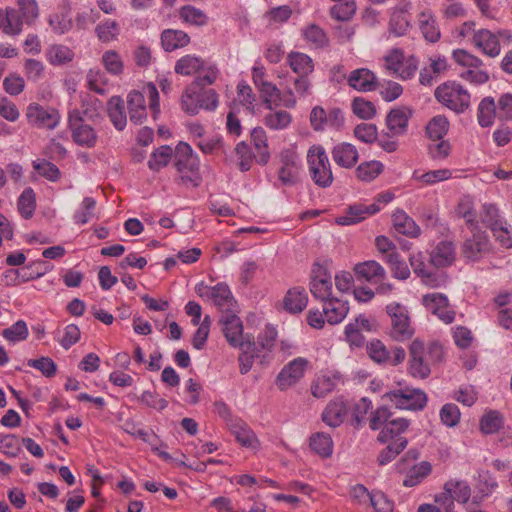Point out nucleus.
Masks as SVG:
<instances>
[{
  "instance_id": "f257e3e1",
  "label": "nucleus",
  "mask_w": 512,
  "mask_h": 512,
  "mask_svg": "<svg viewBox=\"0 0 512 512\" xmlns=\"http://www.w3.org/2000/svg\"><path fill=\"white\" fill-rule=\"evenodd\" d=\"M443 348L433 342L427 347L423 342L414 340L409 347L408 374L416 379H426L431 374V367L443 359Z\"/></svg>"
},
{
  "instance_id": "f03ea898",
  "label": "nucleus",
  "mask_w": 512,
  "mask_h": 512,
  "mask_svg": "<svg viewBox=\"0 0 512 512\" xmlns=\"http://www.w3.org/2000/svg\"><path fill=\"white\" fill-rule=\"evenodd\" d=\"M18 10L6 8V24L4 33L6 35H19L23 25H33L39 17V6L36 0H17Z\"/></svg>"
},
{
  "instance_id": "7ed1b4c3",
  "label": "nucleus",
  "mask_w": 512,
  "mask_h": 512,
  "mask_svg": "<svg viewBox=\"0 0 512 512\" xmlns=\"http://www.w3.org/2000/svg\"><path fill=\"white\" fill-rule=\"evenodd\" d=\"M307 163L310 176L317 186L321 188L331 186L334 177L328 155L322 146L313 145L309 148Z\"/></svg>"
},
{
  "instance_id": "20e7f679",
  "label": "nucleus",
  "mask_w": 512,
  "mask_h": 512,
  "mask_svg": "<svg viewBox=\"0 0 512 512\" xmlns=\"http://www.w3.org/2000/svg\"><path fill=\"white\" fill-rule=\"evenodd\" d=\"M383 399L391 402L395 408L400 410L420 411L427 404L426 393L418 388L405 387L395 389L383 395Z\"/></svg>"
},
{
  "instance_id": "39448f33",
  "label": "nucleus",
  "mask_w": 512,
  "mask_h": 512,
  "mask_svg": "<svg viewBox=\"0 0 512 512\" xmlns=\"http://www.w3.org/2000/svg\"><path fill=\"white\" fill-rule=\"evenodd\" d=\"M434 95L440 103L458 113L465 111L470 105L469 93L455 82L438 86Z\"/></svg>"
},
{
  "instance_id": "423d86ee",
  "label": "nucleus",
  "mask_w": 512,
  "mask_h": 512,
  "mask_svg": "<svg viewBox=\"0 0 512 512\" xmlns=\"http://www.w3.org/2000/svg\"><path fill=\"white\" fill-rule=\"evenodd\" d=\"M386 312L390 317V336L396 341H406L414 334L407 308L397 302L386 306Z\"/></svg>"
},
{
  "instance_id": "0eeeda50",
  "label": "nucleus",
  "mask_w": 512,
  "mask_h": 512,
  "mask_svg": "<svg viewBox=\"0 0 512 512\" xmlns=\"http://www.w3.org/2000/svg\"><path fill=\"white\" fill-rule=\"evenodd\" d=\"M68 125L71 131L73 141L82 147L93 148L97 143V133L95 129L89 125L80 110H71L68 114Z\"/></svg>"
},
{
  "instance_id": "6e6552de",
  "label": "nucleus",
  "mask_w": 512,
  "mask_h": 512,
  "mask_svg": "<svg viewBox=\"0 0 512 512\" xmlns=\"http://www.w3.org/2000/svg\"><path fill=\"white\" fill-rule=\"evenodd\" d=\"M470 232L461 245V253L466 260L476 262L491 252L492 244L487 233L479 227Z\"/></svg>"
},
{
  "instance_id": "1a4fd4ad",
  "label": "nucleus",
  "mask_w": 512,
  "mask_h": 512,
  "mask_svg": "<svg viewBox=\"0 0 512 512\" xmlns=\"http://www.w3.org/2000/svg\"><path fill=\"white\" fill-rule=\"evenodd\" d=\"M280 166L278 179L285 186H292L297 183L301 168V160L295 147L283 149L279 154Z\"/></svg>"
},
{
  "instance_id": "9d476101",
  "label": "nucleus",
  "mask_w": 512,
  "mask_h": 512,
  "mask_svg": "<svg viewBox=\"0 0 512 512\" xmlns=\"http://www.w3.org/2000/svg\"><path fill=\"white\" fill-rule=\"evenodd\" d=\"M310 292L321 300H328L332 292V276L328 262L315 263L311 271Z\"/></svg>"
},
{
  "instance_id": "9b49d317",
  "label": "nucleus",
  "mask_w": 512,
  "mask_h": 512,
  "mask_svg": "<svg viewBox=\"0 0 512 512\" xmlns=\"http://www.w3.org/2000/svg\"><path fill=\"white\" fill-rule=\"evenodd\" d=\"M369 357L381 365L397 366L405 360L406 352L402 347L389 351L380 340H372L366 346Z\"/></svg>"
},
{
  "instance_id": "f8f14e48",
  "label": "nucleus",
  "mask_w": 512,
  "mask_h": 512,
  "mask_svg": "<svg viewBox=\"0 0 512 512\" xmlns=\"http://www.w3.org/2000/svg\"><path fill=\"white\" fill-rule=\"evenodd\" d=\"M499 37H505L508 41L511 39V35L506 31H501L497 35L488 29H479L477 32H474L471 43L483 54L494 58L501 51Z\"/></svg>"
},
{
  "instance_id": "ddd939ff",
  "label": "nucleus",
  "mask_w": 512,
  "mask_h": 512,
  "mask_svg": "<svg viewBox=\"0 0 512 512\" xmlns=\"http://www.w3.org/2000/svg\"><path fill=\"white\" fill-rule=\"evenodd\" d=\"M49 266L44 261H37L20 269H8L4 273L6 285L16 286L21 283L37 279L44 275Z\"/></svg>"
},
{
  "instance_id": "4468645a",
  "label": "nucleus",
  "mask_w": 512,
  "mask_h": 512,
  "mask_svg": "<svg viewBox=\"0 0 512 512\" xmlns=\"http://www.w3.org/2000/svg\"><path fill=\"white\" fill-rule=\"evenodd\" d=\"M26 117L30 124L46 129H54L60 121V114L56 109L45 108L37 103L28 105Z\"/></svg>"
},
{
  "instance_id": "2eb2a0df",
  "label": "nucleus",
  "mask_w": 512,
  "mask_h": 512,
  "mask_svg": "<svg viewBox=\"0 0 512 512\" xmlns=\"http://www.w3.org/2000/svg\"><path fill=\"white\" fill-rule=\"evenodd\" d=\"M422 303L425 308L436 315L441 321L450 324L455 319V311L449 307L447 297L441 293H429L423 296Z\"/></svg>"
},
{
  "instance_id": "dca6fc26",
  "label": "nucleus",
  "mask_w": 512,
  "mask_h": 512,
  "mask_svg": "<svg viewBox=\"0 0 512 512\" xmlns=\"http://www.w3.org/2000/svg\"><path fill=\"white\" fill-rule=\"evenodd\" d=\"M308 361L296 358L285 365L276 378V385L282 391L295 385L304 375Z\"/></svg>"
},
{
  "instance_id": "f3484780",
  "label": "nucleus",
  "mask_w": 512,
  "mask_h": 512,
  "mask_svg": "<svg viewBox=\"0 0 512 512\" xmlns=\"http://www.w3.org/2000/svg\"><path fill=\"white\" fill-rule=\"evenodd\" d=\"M410 265L415 274L423 279V282L431 287H439L446 282L444 274L433 272L425 263V256L422 252L412 254L409 258Z\"/></svg>"
},
{
  "instance_id": "a211bd4d",
  "label": "nucleus",
  "mask_w": 512,
  "mask_h": 512,
  "mask_svg": "<svg viewBox=\"0 0 512 512\" xmlns=\"http://www.w3.org/2000/svg\"><path fill=\"white\" fill-rule=\"evenodd\" d=\"M444 497L453 503L465 504L471 497V488L465 481L449 480L444 484L443 492L435 495V502H444Z\"/></svg>"
},
{
  "instance_id": "6ab92c4d",
  "label": "nucleus",
  "mask_w": 512,
  "mask_h": 512,
  "mask_svg": "<svg viewBox=\"0 0 512 512\" xmlns=\"http://www.w3.org/2000/svg\"><path fill=\"white\" fill-rule=\"evenodd\" d=\"M456 260V248L453 241L438 242L429 254V263L435 268L451 266Z\"/></svg>"
},
{
  "instance_id": "aec40b11",
  "label": "nucleus",
  "mask_w": 512,
  "mask_h": 512,
  "mask_svg": "<svg viewBox=\"0 0 512 512\" xmlns=\"http://www.w3.org/2000/svg\"><path fill=\"white\" fill-rule=\"evenodd\" d=\"M223 333L233 347L243 348V325L241 319L233 313L227 312L220 318Z\"/></svg>"
},
{
  "instance_id": "412c9836",
  "label": "nucleus",
  "mask_w": 512,
  "mask_h": 512,
  "mask_svg": "<svg viewBox=\"0 0 512 512\" xmlns=\"http://www.w3.org/2000/svg\"><path fill=\"white\" fill-rule=\"evenodd\" d=\"M348 85L359 92L375 91L379 84L376 75L367 68H358L347 77Z\"/></svg>"
},
{
  "instance_id": "4be33fe9",
  "label": "nucleus",
  "mask_w": 512,
  "mask_h": 512,
  "mask_svg": "<svg viewBox=\"0 0 512 512\" xmlns=\"http://www.w3.org/2000/svg\"><path fill=\"white\" fill-rule=\"evenodd\" d=\"M410 420L406 418H393L380 430L377 440L382 443H395L398 439H407L403 434L408 430Z\"/></svg>"
},
{
  "instance_id": "5701e85b",
  "label": "nucleus",
  "mask_w": 512,
  "mask_h": 512,
  "mask_svg": "<svg viewBox=\"0 0 512 512\" xmlns=\"http://www.w3.org/2000/svg\"><path fill=\"white\" fill-rule=\"evenodd\" d=\"M380 211V205L376 203L366 205L358 203L351 205L347 212L336 219L339 225H352L364 220L367 216L373 215Z\"/></svg>"
},
{
  "instance_id": "b1692460",
  "label": "nucleus",
  "mask_w": 512,
  "mask_h": 512,
  "mask_svg": "<svg viewBox=\"0 0 512 512\" xmlns=\"http://www.w3.org/2000/svg\"><path fill=\"white\" fill-rule=\"evenodd\" d=\"M353 270L358 280H365L372 284H377L386 279L385 269L374 260L357 263Z\"/></svg>"
},
{
  "instance_id": "393cba45",
  "label": "nucleus",
  "mask_w": 512,
  "mask_h": 512,
  "mask_svg": "<svg viewBox=\"0 0 512 512\" xmlns=\"http://www.w3.org/2000/svg\"><path fill=\"white\" fill-rule=\"evenodd\" d=\"M410 5L394 8L390 15L388 30L396 37L405 35L411 28Z\"/></svg>"
},
{
  "instance_id": "a878e982",
  "label": "nucleus",
  "mask_w": 512,
  "mask_h": 512,
  "mask_svg": "<svg viewBox=\"0 0 512 512\" xmlns=\"http://www.w3.org/2000/svg\"><path fill=\"white\" fill-rule=\"evenodd\" d=\"M348 407L343 398H336L329 402L322 413V420L331 427L341 425L347 415Z\"/></svg>"
},
{
  "instance_id": "bb28decb",
  "label": "nucleus",
  "mask_w": 512,
  "mask_h": 512,
  "mask_svg": "<svg viewBox=\"0 0 512 512\" xmlns=\"http://www.w3.org/2000/svg\"><path fill=\"white\" fill-rule=\"evenodd\" d=\"M410 113L405 108L392 109L386 116V126L392 137L402 136L406 133Z\"/></svg>"
},
{
  "instance_id": "cd10ccee",
  "label": "nucleus",
  "mask_w": 512,
  "mask_h": 512,
  "mask_svg": "<svg viewBox=\"0 0 512 512\" xmlns=\"http://www.w3.org/2000/svg\"><path fill=\"white\" fill-rule=\"evenodd\" d=\"M129 118L135 125L142 124L147 117L145 96L142 92L133 90L127 95Z\"/></svg>"
},
{
  "instance_id": "c85d7f7f",
  "label": "nucleus",
  "mask_w": 512,
  "mask_h": 512,
  "mask_svg": "<svg viewBox=\"0 0 512 512\" xmlns=\"http://www.w3.org/2000/svg\"><path fill=\"white\" fill-rule=\"evenodd\" d=\"M332 158L334 162L343 168L353 167L359 158L358 150L350 143H339L337 144L332 152Z\"/></svg>"
},
{
  "instance_id": "c756f323",
  "label": "nucleus",
  "mask_w": 512,
  "mask_h": 512,
  "mask_svg": "<svg viewBox=\"0 0 512 512\" xmlns=\"http://www.w3.org/2000/svg\"><path fill=\"white\" fill-rule=\"evenodd\" d=\"M204 289V292L199 291L201 297H207L220 309L230 306L233 297L227 284L218 283L213 287L205 286Z\"/></svg>"
},
{
  "instance_id": "7c9ffc66",
  "label": "nucleus",
  "mask_w": 512,
  "mask_h": 512,
  "mask_svg": "<svg viewBox=\"0 0 512 512\" xmlns=\"http://www.w3.org/2000/svg\"><path fill=\"white\" fill-rule=\"evenodd\" d=\"M323 314L329 324L340 323L349 311L348 303L338 298L323 301Z\"/></svg>"
},
{
  "instance_id": "2f4dec72",
  "label": "nucleus",
  "mask_w": 512,
  "mask_h": 512,
  "mask_svg": "<svg viewBox=\"0 0 512 512\" xmlns=\"http://www.w3.org/2000/svg\"><path fill=\"white\" fill-rule=\"evenodd\" d=\"M418 25L423 37L431 42H437L440 37V29L437 25L435 16L430 9H425L418 14Z\"/></svg>"
},
{
  "instance_id": "473e14b6",
  "label": "nucleus",
  "mask_w": 512,
  "mask_h": 512,
  "mask_svg": "<svg viewBox=\"0 0 512 512\" xmlns=\"http://www.w3.org/2000/svg\"><path fill=\"white\" fill-rule=\"evenodd\" d=\"M392 222L395 230L400 234L416 238L421 233L420 227L403 210L398 209L392 214Z\"/></svg>"
},
{
  "instance_id": "72a5a7b5",
  "label": "nucleus",
  "mask_w": 512,
  "mask_h": 512,
  "mask_svg": "<svg viewBox=\"0 0 512 512\" xmlns=\"http://www.w3.org/2000/svg\"><path fill=\"white\" fill-rule=\"evenodd\" d=\"M161 45L166 52L183 48L190 43L189 35L176 29H165L161 33Z\"/></svg>"
},
{
  "instance_id": "f704fd0d",
  "label": "nucleus",
  "mask_w": 512,
  "mask_h": 512,
  "mask_svg": "<svg viewBox=\"0 0 512 512\" xmlns=\"http://www.w3.org/2000/svg\"><path fill=\"white\" fill-rule=\"evenodd\" d=\"M47 61L53 66H63L73 61L74 51L63 44H52L45 51Z\"/></svg>"
},
{
  "instance_id": "c9c22d12",
  "label": "nucleus",
  "mask_w": 512,
  "mask_h": 512,
  "mask_svg": "<svg viewBox=\"0 0 512 512\" xmlns=\"http://www.w3.org/2000/svg\"><path fill=\"white\" fill-rule=\"evenodd\" d=\"M229 430L235 436L237 442L245 447H253L257 443V437L250 427L241 419L229 423Z\"/></svg>"
},
{
  "instance_id": "e433bc0d",
  "label": "nucleus",
  "mask_w": 512,
  "mask_h": 512,
  "mask_svg": "<svg viewBox=\"0 0 512 512\" xmlns=\"http://www.w3.org/2000/svg\"><path fill=\"white\" fill-rule=\"evenodd\" d=\"M308 298L304 289L293 288L288 290L284 299L283 307L289 313H300L307 306Z\"/></svg>"
},
{
  "instance_id": "4c0bfd02",
  "label": "nucleus",
  "mask_w": 512,
  "mask_h": 512,
  "mask_svg": "<svg viewBox=\"0 0 512 512\" xmlns=\"http://www.w3.org/2000/svg\"><path fill=\"white\" fill-rule=\"evenodd\" d=\"M108 115L117 130H123L127 123L124 101L117 96L107 103Z\"/></svg>"
},
{
  "instance_id": "58836bf2",
  "label": "nucleus",
  "mask_w": 512,
  "mask_h": 512,
  "mask_svg": "<svg viewBox=\"0 0 512 512\" xmlns=\"http://www.w3.org/2000/svg\"><path fill=\"white\" fill-rule=\"evenodd\" d=\"M287 62L293 72L299 76H308L314 70L313 60L307 54L301 52L289 53Z\"/></svg>"
},
{
  "instance_id": "ea45409f",
  "label": "nucleus",
  "mask_w": 512,
  "mask_h": 512,
  "mask_svg": "<svg viewBox=\"0 0 512 512\" xmlns=\"http://www.w3.org/2000/svg\"><path fill=\"white\" fill-rule=\"evenodd\" d=\"M455 214L457 217L465 220L469 230L479 227L477 213L474 208L473 200L470 197L466 196L460 199L455 209Z\"/></svg>"
},
{
  "instance_id": "a19ab883",
  "label": "nucleus",
  "mask_w": 512,
  "mask_h": 512,
  "mask_svg": "<svg viewBox=\"0 0 512 512\" xmlns=\"http://www.w3.org/2000/svg\"><path fill=\"white\" fill-rule=\"evenodd\" d=\"M309 445L311 449L321 456L328 458L333 453V441L329 434L324 432H316L310 436Z\"/></svg>"
},
{
  "instance_id": "79ce46f5",
  "label": "nucleus",
  "mask_w": 512,
  "mask_h": 512,
  "mask_svg": "<svg viewBox=\"0 0 512 512\" xmlns=\"http://www.w3.org/2000/svg\"><path fill=\"white\" fill-rule=\"evenodd\" d=\"M201 67H203V59L188 54L176 61L174 70L179 75L190 76L200 72Z\"/></svg>"
},
{
  "instance_id": "37998d69",
  "label": "nucleus",
  "mask_w": 512,
  "mask_h": 512,
  "mask_svg": "<svg viewBox=\"0 0 512 512\" xmlns=\"http://www.w3.org/2000/svg\"><path fill=\"white\" fill-rule=\"evenodd\" d=\"M48 24L56 35H64L73 27V21L68 12H54L48 17Z\"/></svg>"
},
{
  "instance_id": "c03bdc74",
  "label": "nucleus",
  "mask_w": 512,
  "mask_h": 512,
  "mask_svg": "<svg viewBox=\"0 0 512 512\" xmlns=\"http://www.w3.org/2000/svg\"><path fill=\"white\" fill-rule=\"evenodd\" d=\"M266 114L263 118V123L266 127L271 130H283L287 128L291 121L292 116L289 112L285 110H272Z\"/></svg>"
},
{
  "instance_id": "a18cd8bd",
  "label": "nucleus",
  "mask_w": 512,
  "mask_h": 512,
  "mask_svg": "<svg viewBox=\"0 0 512 512\" xmlns=\"http://www.w3.org/2000/svg\"><path fill=\"white\" fill-rule=\"evenodd\" d=\"M478 122L482 127H489L497 117V107L492 97H485L478 106Z\"/></svg>"
},
{
  "instance_id": "49530a36",
  "label": "nucleus",
  "mask_w": 512,
  "mask_h": 512,
  "mask_svg": "<svg viewBox=\"0 0 512 512\" xmlns=\"http://www.w3.org/2000/svg\"><path fill=\"white\" fill-rule=\"evenodd\" d=\"M384 170L380 161L372 160L361 163L356 168V177L363 182H371L376 179Z\"/></svg>"
},
{
  "instance_id": "de8ad7c7",
  "label": "nucleus",
  "mask_w": 512,
  "mask_h": 512,
  "mask_svg": "<svg viewBox=\"0 0 512 512\" xmlns=\"http://www.w3.org/2000/svg\"><path fill=\"white\" fill-rule=\"evenodd\" d=\"M251 140L255 149L258 151L257 162L266 164L269 160L270 154L267 149V136L262 127H256L251 132Z\"/></svg>"
},
{
  "instance_id": "09e8293b",
  "label": "nucleus",
  "mask_w": 512,
  "mask_h": 512,
  "mask_svg": "<svg viewBox=\"0 0 512 512\" xmlns=\"http://www.w3.org/2000/svg\"><path fill=\"white\" fill-rule=\"evenodd\" d=\"M197 77L192 82V86L204 88L215 83L219 76V69L213 63H207L203 60V67L197 72Z\"/></svg>"
},
{
  "instance_id": "8fccbe9b",
  "label": "nucleus",
  "mask_w": 512,
  "mask_h": 512,
  "mask_svg": "<svg viewBox=\"0 0 512 512\" xmlns=\"http://www.w3.org/2000/svg\"><path fill=\"white\" fill-rule=\"evenodd\" d=\"M240 349L242 353L238 357L239 370L242 375H245L251 370L255 357H258V348L255 342L248 341Z\"/></svg>"
},
{
  "instance_id": "3c124183",
  "label": "nucleus",
  "mask_w": 512,
  "mask_h": 512,
  "mask_svg": "<svg viewBox=\"0 0 512 512\" xmlns=\"http://www.w3.org/2000/svg\"><path fill=\"white\" fill-rule=\"evenodd\" d=\"M449 129V122L446 117L437 115L433 117L426 127V132L431 141L441 140Z\"/></svg>"
},
{
  "instance_id": "603ef678",
  "label": "nucleus",
  "mask_w": 512,
  "mask_h": 512,
  "mask_svg": "<svg viewBox=\"0 0 512 512\" xmlns=\"http://www.w3.org/2000/svg\"><path fill=\"white\" fill-rule=\"evenodd\" d=\"M432 470V466L427 461H422L415 465L403 481L405 487H414L418 485Z\"/></svg>"
},
{
  "instance_id": "864d4df0",
  "label": "nucleus",
  "mask_w": 512,
  "mask_h": 512,
  "mask_svg": "<svg viewBox=\"0 0 512 512\" xmlns=\"http://www.w3.org/2000/svg\"><path fill=\"white\" fill-rule=\"evenodd\" d=\"M407 444V439H398L395 443H388L378 455L377 461L379 465L383 466L390 463L407 447Z\"/></svg>"
},
{
  "instance_id": "5fc2aeb1",
  "label": "nucleus",
  "mask_w": 512,
  "mask_h": 512,
  "mask_svg": "<svg viewBox=\"0 0 512 512\" xmlns=\"http://www.w3.org/2000/svg\"><path fill=\"white\" fill-rule=\"evenodd\" d=\"M179 16L184 22L195 26H204L208 21V17L202 10L191 5L183 6Z\"/></svg>"
},
{
  "instance_id": "6e6d98bb",
  "label": "nucleus",
  "mask_w": 512,
  "mask_h": 512,
  "mask_svg": "<svg viewBox=\"0 0 512 512\" xmlns=\"http://www.w3.org/2000/svg\"><path fill=\"white\" fill-rule=\"evenodd\" d=\"M36 208L35 193L32 188H26L18 199V210L22 217L29 219Z\"/></svg>"
},
{
  "instance_id": "4d7b16f0",
  "label": "nucleus",
  "mask_w": 512,
  "mask_h": 512,
  "mask_svg": "<svg viewBox=\"0 0 512 512\" xmlns=\"http://www.w3.org/2000/svg\"><path fill=\"white\" fill-rule=\"evenodd\" d=\"M120 28L116 21L106 20L98 24L95 33L101 42L109 43L115 40L119 34Z\"/></svg>"
},
{
  "instance_id": "13d9d810",
  "label": "nucleus",
  "mask_w": 512,
  "mask_h": 512,
  "mask_svg": "<svg viewBox=\"0 0 512 512\" xmlns=\"http://www.w3.org/2000/svg\"><path fill=\"white\" fill-rule=\"evenodd\" d=\"M303 37L316 48H324L329 44L325 31L315 24L309 25L303 30Z\"/></svg>"
},
{
  "instance_id": "bf43d9fd",
  "label": "nucleus",
  "mask_w": 512,
  "mask_h": 512,
  "mask_svg": "<svg viewBox=\"0 0 512 512\" xmlns=\"http://www.w3.org/2000/svg\"><path fill=\"white\" fill-rule=\"evenodd\" d=\"M197 86H189L186 88L181 97V107L184 112L195 115L201 108L198 92L195 90Z\"/></svg>"
},
{
  "instance_id": "052dcab7",
  "label": "nucleus",
  "mask_w": 512,
  "mask_h": 512,
  "mask_svg": "<svg viewBox=\"0 0 512 512\" xmlns=\"http://www.w3.org/2000/svg\"><path fill=\"white\" fill-rule=\"evenodd\" d=\"M385 261L390 264L395 278L405 280L410 276V270L407 264L400 259L397 251H392L385 256Z\"/></svg>"
},
{
  "instance_id": "680f3d73",
  "label": "nucleus",
  "mask_w": 512,
  "mask_h": 512,
  "mask_svg": "<svg viewBox=\"0 0 512 512\" xmlns=\"http://www.w3.org/2000/svg\"><path fill=\"white\" fill-rule=\"evenodd\" d=\"M503 424V419L499 412L490 411L482 416L480 420V429L485 434L497 432Z\"/></svg>"
},
{
  "instance_id": "e2e57ef3",
  "label": "nucleus",
  "mask_w": 512,
  "mask_h": 512,
  "mask_svg": "<svg viewBox=\"0 0 512 512\" xmlns=\"http://www.w3.org/2000/svg\"><path fill=\"white\" fill-rule=\"evenodd\" d=\"M481 221L491 230L501 225L505 219L500 216L499 209L495 204L487 203L482 206Z\"/></svg>"
},
{
  "instance_id": "0e129e2a",
  "label": "nucleus",
  "mask_w": 512,
  "mask_h": 512,
  "mask_svg": "<svg viewBox=\"0 0 512 512\" xmlns=\"http://www.w3.org/2000/svg\"><path fill=\"white\" fill-rule=\"evenodd\" d=\"M352 111L359 118L367 120L375 116L376 107L372 102L362 97H356L352 101Z\"/></svg>"
},
{
  "instance_id": "69168bd1",
  "label": "nucleus",
  "mask_w": 512,
  "mask_h": 512,
  "mask_svg": "<svg viewBox=\"0 0 512 512\" xmlns=\"http://www.w3.org/2000/svg\"><path fill=\"white\" fill-rule=\"evenodd\" d=\"M172 156V148L170 146H161L157 149L148 161L150 169L158 171L166 166Z\"/></svg>"
},
{
  "instance_id": "338daca9",
  "label": "nucleus",
  "mask_w": 512,
  "mask_h": 512,
  "mask_svg": "<svg viewBox=\"0 0 512 512\" xmlns=\"http://www.w3.org/2000/svg\"><path fill=\"white\" fill-rule=\"evenodd\" d=\"M2 336L10 342L23 341L28 337V328L23 320H18L11 327L2 331Z\"/></svg>"
},
{
  "instance_id": "774afa93",
  "label": "nucleus",
  "mask_w": 512,
  "mask_h": 512,
  "mask_svg": "<svg viewBox=\"0 0 512 512\" xmlns=\"http://www.w3.org/2000/svg\"><path fill=\"white\" fill-rule=\"evenodd\" d=\"M491 232L501 247L505 249L512 248V232L506 220L501 225L492 228Z\"/></svg>"
}]
</instances>
